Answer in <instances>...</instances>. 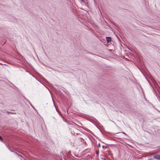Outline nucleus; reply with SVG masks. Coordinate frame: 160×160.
I'll use <instances>...</instances> for the list:
<instances>
[{
	"instance_id": "1",
	"label": "nucleus",
	"mask_w": 160,
	"mask_h": 160,
	"mask_svg": "<svg viewBox=\"0 0 160 160\" xmlns=\"http://www.w3.org/2000/svg\"><path fill=\"white\" fill-rule=\"evenodd\" d=\"M153 158L156 159L160 160V154H156L154 155Z\"/></svg>"
},
{
	"instance_id": "2",
	"label": "nucleus",
	"mask_w": 160,
	"mask_h": 160,
	"mask_svg": "<svg viewBox=\"0 0 160 160\" xmlns=\"http://www.w3.org/2000/svg\"><path fill=\"white\" fill-rule=\"evenodd\" d=\"M106 38L107 41V42H109L111 41V38L110 37H106Z\"/></svg>"
},
{
	"instance_id": "3",
	"label": "nucleus",
	"mask_w": 160,
	"mask_h": 160,
	"mask_svg": "<svg viewBox=\"0 0 160 160\" xmlns=\"http://www.w3.org/2000/svg\"><path fill=\"white\" fill-rule=\"evenodd\" d=\"M0 140L2 141H3V138L1 136H0Z\"/></svg>"
},
{
	"instance_id": "4",
	"label": "nucleus",
	"mask_w": 160,
	"mask_h": 160,
	"mask_svg": "<svg viewBox=\"0 0 160 160\" xmlns=\"http://www.w3.org/2000/svg\"><path fill=\"white\" fill-rule=\"evenodd\" d=\"M98 145L99 146V147H100V143H99L98 144Z\"/></svg>"
},
{
	"instance_id": "5",
	"label": "nucleus",
	"mask_w": 160,
	"mask_h": 160,
	"mask_svg": "<svg viewBox=\"0 0 160 160\" xmlns=\"http://www.w3.org/2000/svg\"><path fill=\"white\" fill-rule=\"evenodd\" d=\"M152 159H148V160H152Z\"/></svg>"
}]
</instances>
